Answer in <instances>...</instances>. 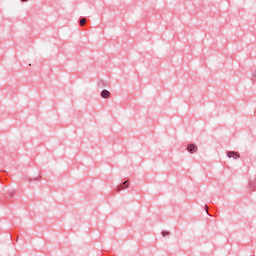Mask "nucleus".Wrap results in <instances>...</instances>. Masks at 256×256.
Listing matches in <instances>:
<instances>
[{"label": "nucleus", "instance_id": "39448f33", "mask_svg": "<svg viewBox=\"0 0 256 256\" xmlns=\"http://www.w3.org/2000/svg\"><path fill=\"white\" fill-rule=\"evenodd\" d=\"M86 23H87V19H86V18H82V19L80 20V25H81V26H85Z\"/></svg>", "mask_w": 256, "mask_h": 256}, {"label": "nucleus", "instance_id": "f257e3e1", "mask_svg": "<svg viewBox=\"0 0 256 256\" xmlns=\"http://www.w3.org/2000/svg\"><path fill=\"white\" fill-rule=\"evenodd\" d=\"M188 151L191 154L195 153L197 151V146L195 144H189L188 145Z\"/></svg>", "mask_w": 256, "mask_h": 256}, {"label": "nucleus", "instance_id": "423d86ee", "mask_svg": "<svg viewBox=\"0 0 256 256\" xmlns=\"http://www.w3.org/2000/svg\"><path fill=\"white\" fill-rule=\"evenodd\" d=\"M162 235H163V237H166V236H169V233L168 232H163Z\"/></svg>", "mask_w": 256, "mask_h": 256}, {"label": "nucleus", "instance_id": "0eeeda50", "mask_svg": "<svg viewBox=\"0 0 256 256\" xmlns=\"http://www.w3.org/2000/svg\"><path fill=\"white\" fill-rule=\"evenodd\" d=\"M22 2H27L28 0H21Z\"/></svg>", "mask_w": 256, "mask_h": 256}, {"label": "nucleus", "instance_id": "20e7f679", "mask_svg": "<svg viewBox=\"0 0 256 256\" xmlns=\"http://www.w3.org/2000/svg\"><path fill=\"white\" fill-rule=\"evenodd\" d=\"M129 185V181H126L124 184L120 185L118 188H117V191H121L124 189V186H127Z\"/></svg>", "mask_w": 256, "mask_h": 256}, {"label": "nucleus", "instance_id": "7ed1b4c3", "mask_svg": "<svg viewBox=\"0 0 256 256\" xmlns=\"http://www.w3.org/2000/svg\"><path fill=\"white\" fill-rule=\"evenodd\" d=\"M101 97L103 99H108L110 97V92L106 89H104L102 92H101Z\"/></svg>", "mask_w": 256, "mask_h": 256}, {"label": "nucleus", "instance_id": "6e6552de", "mask_svg": "<svg viewBox=\"0 0 256 256\" xmlns=\"http://www.w3.org/2000/svg\"><path fill=\"white\" fill-rule=\"evenodd\" d=\"M206 209H208V207L206 206Z\"/></svg>", "mask_w": 256, "mask_h": 256}, {"label": "nucleus", "instance_id": "f03ea898", "mask_svg": "<svg viewBox=\"0 0 256 256\" xmlns=\"http://www.w3.org/2000/svg\"><path fill=\"white\" fill-rule=\"evenodd\" d=\"M227 156L229 157V158H240V154L238 153V152H228L227 153Z\"/></svg>", "mask_w": 256, "mask_h": 256}]
</instances>
